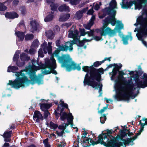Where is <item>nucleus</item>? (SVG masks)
<instances>
[{
    "label": "nucleus",
    "instance_id": "nucleus-37",
    "mask_svg": "<svg viewBox=\"0 0 147 147\" xmlns=\"http://www.w3.org/2000/svg\"><path fill=\"white\" fill-rule=\"evenodd\" d=\"M108 107H104L103 109H101L100 110H98V113L99 114H102V113H104L105 111L108 108Z\"/></svg>",
    "mask_w": 147,
    "mask_h": 147
},
{
    "label": "nucleus",
    "instance_id": "nucleus-15",
    "mask_svg": "<svg viewBox=\"0 0 147 147\" xmlns=\"http://www.w3.org/2000/svg\"><path fill=\"white\" fill-rule=\"evenodd\" d=\"M82 69L83 71L87 72L88 76H90V75L92 73V71L93 70L94 68L92 67H89L88 66H83L82 67Z\"/></svg>",
    "mask_w": 147,
    "mask_h": 147
},
{
    "label": "nucleus",
    "instance_id": "nucleus-11",
    "mask_svg": "<svg viewBox=\"0 0 147 147\" xmlns=\"http://www.w3.org/2000/svg\"><path fill=\"white\" fill-rule=\"evenodd\" d=\"M113 66H114L115 67L113 69L112 71L109 73L110 75H111V80H114V77L117 74V70L119 69L122 67V65L121 64H119L117 65L114 64H110L109 65L108 67V68L111 67Z\"/></svg>",
    "mask_w": 147,
    "mask_h": 147
},
{
    "label": "nucleus",
    "instance_id": "nucleus-24",
    "mask_svg": "<svg viewBox=\"0 0 147 147\" xmlns=\"http://www.w3.org/2000/svg\"><path fill=\"white\" fill-rule=\"evenodd\" d=\"M70 17L69 14H66L61 15L59 19V20L60 22H63L67 20Z\"/></svg>",
    "mask_w": 147,
    "mask_h": 147
},
{
    "label": "nucleus",
    "instance_id": "nucleus-38",
    "mask_svg": "<svg viewBox=\"0 0 147 147\" xmlns=\"http://www.w3.org/2000/svg\"><path fill=\"white\" fill-rule=\"evenodd\" d=\"M93 39H94L97 41L99 40H103L101 37L97 36H95L94 37Z\"/></svg>",
    "mask_w": 147,
    "mask_h": 147
},
{
    "label": "nucleus",
    "instance_id": "nucleus-60",
    "mask_svg": "<svg viewBox=\"0 0 147 147\" xmlns=\"http://www.w3.org/2000/svg\"><path fill=\"white\" fill-rule=\"evenodd\" d=\"M52 135L53 136H55V135L54 134H52Z\"/></svg>",
    "mask_w": 147,
    "mask_h": 147
},
{
    "label": "nucleus",
    "instance_id": "nucleus-64",
    "mask_svg": "<svg viewBox=\"0 0 147 147\" xmlns=\"http://www.w3.org/2000/svg\"><path fill=\"white\" fill-rule=\"evenodd\" d=\"M27 51H28V50H25V51L26 52H27Z\"/></svg>",
    "mask_w": 147,
    "mask_h": 147
},
{
    "label": "nucleus",
    "instance_id": "nucleus-50",
    "mask_svg": "<svg viewBox=\"0 0 147 147\" xmlns=\"http://www.w3.org/2000/svg\"><path fill=\"white\" fill-rule=\"evenodd\" d=\"M33 50H34V53H33V54H34L35 53V49L34 48H33V49H32V51H31V52H33Z\"/></svg>",
    "mask_w": 147,
    "mask_h": 147
},
{
    "label": "nucleus",
    "instance_id": "nucleus-26",
    "mask_svg": "<svg viewBox=\"0 0 147 147\" xmlns=\"http://www.w3.org/2000/svg\"><path fill=\"white\" fill-rule=\"evenodd\" d=\"M47 37L49 39H52L53 38L54 36L52 30H50L47 31L46 33Z\"/></svg>",
    "mask_w": 147,
    "mask_h": 147
},
{
    "label": "nucleus",
    "instance_id": "nucleus-2",
    "mask_svg": "<svg viewBox=\"0 0 147 147\" xmlns=\"http://www.w3.org/2000/svg\"><path fill=\"white\" fill-rule=\"evenodd\" d=\"M115 82L116 99L127 100L129 96L133 99L139 93L138 88L147 86V74L144 73L142 78H139L137 72L119 71L117 78Z\"/></svg>",
    "mask_w": 147,
    "mask_h": 147
},
{
    "label": "nucleus",
    "instance_id": "nucleus-47",
    "mask_svg": "<svg viewBox=\"0 0 147 147\" xmlns=\"http://www.w3.org/2000/svg\"><path fill=\"white\" fill-rule=\"evenodd\" d=\"M65 143L64 142L61 143V144L59 145V147H63L65 145Z\"/></svg>",
    "mask_w": 147,
    "mask_h": 147
},
{
    "label": "nucleus",
    "instance_id": "nucleus-49",
    "mask_svg": "<svg viewBox=\"0 0 147 147\" xmlns=\"http://www.w3.org/2000/svg\"><path fill=\"white\" fill-rule=\"evenodd\" d=\"M18 3V0H14L13 1V4L14 5H16Z\"/></svg>",
    "mask_w": 147,
    "mask_h": 147
},
{
    "label": "nucleus",
    "instance_id": "nucleus-52",
    "mask_svg": "<svg viewBox=\"0 0 147 147\" xmlns=\"http://www.w3.org/2000/svg\"><path fill=\"white\" fill-rule=\"evenodd\" d=\"M99 18H103L104 17V16H99Z\"/></svg>",
    "mask_w": 147,
    "mask_h": 147
},
{
    "label": "nucleus",
    "instance_id": "nucleus-51",
    "mask_svg": "<svg viewBox=\"0 0 147 147\" xmlns=\"http://www.w3.org/2000/svg\"><path fill=\"white\" fill-rule=\"evenodd\" d=\"M34 0H28V2H33Z\"/></svg>",
    "mask_w": 147,
    "mask_h": 147
},
{
    "label": "nucleus",
    "instance_id": "nucleus-32",
    "mask_svg": "<svg viewBox=\"0 0 147 147\" xmlns=\"http://www.w3.org/2000/svg\"><path fill=\"white\" fill-rule=\"evenodd\" d=\"M6 9V7L4 5L3 3H0V11H5Z\"/></svg>",
    "mask_w": 147,
    "mask_h": 147
},
{
    "label": "nucleus",
    "instance_id": "nucleus-7",
    "mask_svg": "<svg viewBox=\"0 0 147 147\" xmlns=\"http://www.w3.org/2000/svg\"><path fill=\"white\" fill-rule=\"evenodd\" d=\"M140 123L141 125V128L136 135L132 138H128L127 140H123L124 147H126V144L128 145H133L134 144V141L137 138L138 136L140 135L144 130V126L147 125V119L145 118L142 119L140 121Z\"/></svg>",
    "mask_w": 147,
    "mask_h": 147
},
{
    "label": "nucleus",
    "instance_id": "nucleus-41",
    "mask_svg": "<svg viewBox=\"0 0 147 147\" xmlns=\"http://www.w3.org/2000/svg\"><path fill=\"white\" fill-rule=\"evenodd\" d=\"M71 24L70 23H65L62 25V26L63 27L65 26L67 28L70 26Z\"/></svg>",
    "mask_w": 147,
    "mask_h": 147
},
{
    "label": "nucleus",
    "instance_id": "nucleus-55",
    "mask_svg": "<svg viewBox=\"0 0 147 147\" xmlns=\"http://www.w3.org/2000/svg\"><path fill=\"white\" fill-rule=\"evenodd\" d=\"M73 147H78V145L76 146H73Z\"/></svg>",
    "mask_w": 147,
    "mask_h": 147
},
{
    "label": "nucleus",
    "instance_id": "nucleus-10",
    "mask_svg": "<svg viewBox=\"0 0 147 147\" xmlns=\"http://www.w3.org/2000/svg\"><path fill=\"white\" fill-rule=\"evenodd\" d=\"M51 45V42H48V46H47V42L44 41L41 46V48L39 49L38 51V56L41 57H44V54L42 52V49H43L44 53H46L47 52L49 54L51 53L52 50Z\"/></svg>",
    "mask_w": 147,
    "mask_h": 147
},
{
    "label": "nucleus",
    "instance_id": "nucleus-14",
    "mask_svg": "<svg viewBox=\"0 0 147 147\" xmlns=\"http://www.w3.org/2000/svg\"><path fill=\"white\" fill-rule=\"evenodd\" d=\"M43 103H40V108L42 111H47V110L49 109L51 107V105L47 103V100L44 99L41 100H40Z\"/></svg>",
    "mask_w": 147,
    "mask_h": 147
},
{
    "label": "nucleus",
    "instance_id": "nucleus-63",
    "mask_svg": "<svg viewBox=\"0 0 147 147\" xmlns=\"http://www.w3.org/2000/svg\"><path fill=\"white\" fill-rule=\"evenodd\" d=\"M10 96V95H9V94H8L7 95V96Z\"/></svg>",
    "mask_w": 147,
    "mask_h": 147
},
{
    "label": "nucleus",
    "instance_id": "nucleus-43",
    "mask_svg": "<svg viewBox=\"0 0 147 147\" xmlns=\"http://www.w3.org/2000/svg\"><path fill=\"white\" fill-rule=\"evenodd\" d=\"M89 0H86L84 1L82 3L81 5H82L81 6H83L86 4H87L89 3Z\"/></svg>",
    "mask_w": 147,
    "mask_h": 147
},
{
    "label": "nucleus",
    "instance_id": "nucleus-48",
    "mask_svg": "<svg viewBox=\"0 0 147 147\" xmlns=\"http://www.w3.org/2000/svg\"><path fill=\"white\" fill-rule=\"evenodd\" d=\"M99 6L98 5V4H97V3L95 5L94 7V9L96 10H98V9H99Z\"/></svg>",
    "mask_w": 147,
    "mask_h": 147
},
{
    "label": "nucleus",
    "instance_id": "nucleus-9",
    "mask_svg": "<svg viewBox=\"0 0 147 147\" xmlns=\"http://www.w3.org/2000/svg\"><path fill=\"white\" fill-rule=\"evenodd\" d=\"M54 0H47V2L50 5L52 11L47 13V16L44 19L45 22H47L52 20L54 17V12L56 10L58 5L54 3Z\"/></svg>",
    "mask_w": 147,
    "mask_h": 147
},
{
    "label": "nucleus",
    "instance_id": "nucleus-45",
    "mask_svg": "<svg viewBox=\"0 0 147 147\" xmlns=\"http://www.w3.org/2000/svg\"><path fill=\"white\" fill-rule=\"evenodd\" d=\"M87 134V133L84 131L83 134V136H82V138L83 139V140L85 139V138H87L86 136Z\"/></svg>",
    "mask_w": 147,
    "mask_h": 147
},
{
    "label": "nucleus",
    "instance_id": "nucleus-29",
    "mask_svg": "<svg viewBox=\"0 0 147 147\" xmlns=\"http://www.w3.org/2000/svg\"><path fill=\"white\" fill-rule=\"evenodd\" d=\"M100 122L102 124L104 123L106 119V115L105 114L102 115L101 116L100 118Z\"/></svg>",
    "mask_w": 147,
    "mask_h": 147
},
{
    "label": "nucleus",
    "instance_id": "nucleus-53",
    "mask_svg": "<svg viewBox=\"0 0 147 147\" xmlns=\"http://www.w3.org/2000/svg\"><path fill=\"white\" fill-rule=\"evenodd\" d=\"M28 147H35V146L34 145H31V146H29Z\"/></svg>",
    "mask_w": 147,
    "mask_h": 147
},
{
    "label": "nucleus",
    "instance_id": "nucleus-13",
    "mask_svg": "<svg viewBox=\"0 0 147 147\" xmlns=\"http://www.w3.org/2000/svg\"><path fill=\"white\" fill-rule=\"evenodd\" d=\"M20 59L21 62H17L16 64L18 66H21L23 65L24 63V62L26 60L30 59V57H27V55L25 53H22L20 55Z\"/></svg>",
    "mask_w": 147,
    "mask_h": 147
},
{
    "label": "nucleus",
    "instance_id": "nucleus-1",
    "mask_svg": "<svg viewBox=\"0 0 147 147\" xmlns=\"http://www.w3.org/2000/svg\"><path fill=\"white\" fill-rule=\"evenodd\" d=\"M75 43L76 41L74 40L71 42H67L65 45H61L60 40H57L56 45L58 47L59 50L57 49L55 51L50 59L47 58L45 59V65L42 64L39 65L36 63L39 66H36L35 65L36 62L32 61V65H29L26 68V70H22L20 72L16 73L15 74L16 79L13 82L9 81L7 85H10L12 87L18 89L21 87L27 86L29 83L32 85L36 83L38 85L43 84V82L42 78L43 76L40 74L39 77H37L35 75V72L38 70L43 68L44 69L42 71L44 74H48L51 73L55 75L57 74L56 71L53 70L56 67V61L54 58V56L57 58L59 62L61 64V67H65L67 71L75 69L80 70L81 68L79 65L73 61L69 55H63L61 57L59 56V50L67 51L68 50L70 51H72L73 49V45Z\"/></svg>",
    "mask_w": 147,
    "mask_h": 147
},
{
    "label": "nucleus",
    "instance_id": "nucleus-3",
    "mask_svg": "<svg viewBox=\"0 0 147 147\" xmlns=\"http://www.w3.org/2000/svg\"><path fill=\"white\" fill-rule=\"evenodd\" d=\"M117 9L116 2L115 0H112L110 4V9L107 12L109 17L104 21L102 26L100 28L96 30L99 32L101 36L107 35L113 36L115 35V31L123 28V24L121 21L119 20L116 21L115 18L116 10Z\"/></svg>",
    "mask_w": 147,
    "mask_h": 147
},
{
    "label": "nucleus",
    "instance_id": "nucleus-35",
    "mask_svg": "<svg viewBox=\"0 0 147 147\" xmlns=\"http://www.w3.org/2000/svg\"><path fill=\"white\" fill-rule=\"evenodd\" d=\"M48 141V139H46L44 140L43 142L44 144L45 147H50Z\"/></svg>",
    "mask_w": 147,
    "mask_h": 147
},
{
    "label": "nucleus",
    "instance_id": "nucleus-21",
    "mask_svg": "<svg viewBox=\"0 0 147 147\" xmlns=\"http://www.w3.org/2000/svg\"><path fill=\"white\" fill-rule=\"evenodd\" d=\"M31 30L32 32L36 31L38 26V24L37 22L35 21H32L31 22Z\"/></svg>",
    "mask_w": 147,
    "mask_h": 147
},
{
    "label": "nucleus",
    "instance_id": "nucleus-4",
    "mask_svg": "<svg viewBox=\"0 0 147 147\" xmlns=\"http://www.w3.org/2000/svg\"><path fill=\"white\" fill-rule=\"evenodd\" d=\"M60 104L59 105L57 109L55 111V113L56 117L58 118L59 116V113H60L61 119L62 120H64L67 119L68 123H63L61 125L59 126L58 130L56 131V133L59 136H61L64 133V130L69 124L71 125V127L73 128L76 129V131L77 132L78 129L76 127H74V125L72 124L74 119L71 113H69L67 114L65 112H62L64 108H67L68 105L66 104H64V102L61 100H60Z\"/></svg>",
    "mask_w": 147,
    "mask_h": 147
},
{
    "label": "nucleus",
    "instance_id": "nucleus-31",
    "mask_svg": "<svg viewBox=\"0 0 147 147\" xmlns=\"http://www.w3.org/2000/svg\"><path fill=\"white\" fill-rule=\"evenodd\" d=\"M33 38V35L32 34H28L26 35L25 39L26 40H29L32 39Z\"/></svg>",
    "mask_w": 147,
    "mask_h": 147
},
{
    "label": "nucleus",
    "instance_id": "nucleus-28",
    "mask_svg": "<svg viewBox=\"0 0 147 147\" xmlns=\"http://www.w3.org/2000/svg\"><path fill=\"white\" fill-rule=\"evenodd\" d=\"M81 0H70L69 3L71 5H76L78 4Z\"/></svg>",
    "mask_w": 147,
    "mask_h": 147
},
{
    "label": "nucleus",
    "instance_id": "nucleus-62",
    "mask_svg": "<svg viewBox=\"0 0 147 147\" xmlns=\"http://www.w3.org/2000/svg\"><path fill=\"white\" fill-rule=\"evenodd\" d=\"M25 12H22V13H23V14H24V13H25Z\"/></svg>",
    "mask_w": 147,
    "mask_h": 147
},
{
    "label": "nucleus",
    "instance_id": "nucleus-30",
    "mask_svg": "<svg viewBox=\"0 0 147 147\" xmlns=\"http://www.w3.org/2000/svg\"><path fill=\"white\" fill-rule=\"evenodd\" d=\"M20 52L19 51H16L15 54H14L13 59V61H16L18 58L19 54L20 53Z\"/></svg>",
    "mask_w": 147,
    "mask_h": 147
},
{
    "label": "nucleus",
    "instance_id": "nucleus-59",
    "mask_svg": "<svg viewBox=\"0 0 147 147\" xmlns=\"http://www.w3.org/2000/svg\"><path fill=\"white\" fill-rule=\"evenodd\" d=\"M99 5H102L101 2H100L99 3Z\"/></svg>",
    "mask_w": 147,
    "mask_h": 147
},
{
    "label": "nucleus",
    "instance_id": "nucleus-34",
    "mask_svg": "<svg viewBox=\"0 0 147 147\" xmlns=\"http://www.w3.org/2000/svg\"><path fill=\"white\" fill-rule=\"evenodd\" d=\"M50 127L51 129H55L57 127V125L52 122H51L50 124Z\"/></svg>",
    "mask_w": 147,
    "mask_h": 147
},
{
    "label": "nucleus",
    "instance_id": "nucleus-39",
    "mask_svg": "<svg viewBox=\"0 0 147 147\" xmlns=\"http://www.w3.org/2000/svg\"><path fill=\"white\" fill-rule=\"evenodd\" d=\"M129 35H126L125 36L127 38L128 40H129L130 41H131L132 39L133 38L131 35V33L130 32L128 33Z\"/></svg>",
    "mask_w": 147,
    "mask_h": 147
},
{
    "label": "nucleus",
    "instance_id": "nucleus-61",
    "mask_svg": "<svg viewBox=\"0 0 147 147\" xmlns=\"http://www.w3.org/2000/svg\"><path fill=\"white\" fill-rule=\"evenodd\" d=\"M84 48L85 49H86V46H84Z\"/></svg>",
    "mask_w": 147,
    "mask_h": 147
},
{
    "label": "nucleus",
    "instance_id": "nucleus-22",
    "mask_svg": "<svg viewBox=\"0 0 147 147\" xmlns=\"http://www.w3.org/2000/svg\"><path fill=\"white\" fill-rule=\"evenodd\" d=\"M58 9L60 11H65L69 12V7L65 4H63L59 6L58 8Z\"/></svg>",
    "mask_w": 147,
    "mask_h": 147
},
{
    "label": "nucleus",
    "instance_id": "nucleus-46",
    "mask_svg": "<svg viewBox=\"0 0 147 147\" xmlns=\"http://www.w3.org/2000/svg\"><path fill=\"white\" fill-rule=\"evenodd\" d=\"M104 99L106 101V102L107 103H109V102H112L113 100L110 99H108L106 98H104Z\"/></svg>",
    "mask_w": 147,
    "mask_h": 147
},
{
    "label": "nucleus",
    "instance_id": "nucleus-12",
    "mask_svg": "<svg viewBox=\"0 0 147 147\" xmlns=\"http://www.w3.org/2000/svg\"><path fill=\"white\" fill-rule=\"evenodd\" d=\"M33 119L36 122L39 123L40 121L43 120V117L39 111H36L34 113Z\"/></svg>",
    "mask_w": 147,
    "mask_h": 147
},
{
    "label": "nucleus",
    "instance_id": "nucleus-8",
    "mask_svg": "<svg viewBox=\"0 0 147 147\" xmlns=\"http://www.w3.org/2000/svg\"><path fill=\"white\" fill-rule=\"evenodd\" d=\"M106 137L105 134L100 135L99 136L98 140L96 142L94 141L91 139L88 138H85V139L83 140L85 142H87L90 145L92 144L94 145L95 144L100 143L106 147H114L112 146V145H110V144H109L108 143L107 144L105 143V140L107 141V139L105 138Z\"/></svg>",
    "mask_w": 147,
    "mask_h": 147
},
{
    "label": "nucleus",
    "instance_id": "nucleus-54",
    "mask_svg": "<svg viewBox=\"0 0 147 147\" xmlns=\"http://www.w3.org/2000/svg\"><path fill=\"white\" fill-rule=\"evenodd\" d=\"M131 135H133V133H129V134H128L129 136H130Z\"/></svg>",
    "mask_w": 147,
    "mask_h": 147
},
{
    "label": "nucleus",
    "instance_id": "nucleus-27",
    "mask_svg": "<svg viewBox=\"0 0 147 147\" xmlns=\"http://www.w3.org/2000/svg\"><path fill=\"white\" fill-rule=\"evenodd\" d=\"M92 39H87L86 38H84L83 39L82 41H79V45L80 46H82L84 45V43L90 42L91 40H92Z\"/></svg>",
    "mask_w": 147,
    "mask_h": 147
},
{
    "label": "nucleus",
    "instance_id": "nucleus-40",
    "mask_svg": "<svg viewBox=\"0 0 147 147\" xmlns=\"http://www.w3.org/2000/svg\"><path fill=\"white\" fill-rule=\"evenodd\" d=\"M44 111V118L45 119L49 115L50 113L48 111Z\"/></svg>",
    "mask_w": 147,
    "mask_h": 147
},
{
    "label": "nucleus",
    "instance_id": "nucleus-36",
    "mask_svg": "<svg viewBox=\"0 0 147 147\" xmlns=\"http://www.w3.org/2000/svg\"><path fill=\"white\" fill-rule=\"evenodd\" d=\"M102 63H103L102 62V61H96L94 63L93 65L94 67H97L100 65Z\"/></svg>",
    "mask_w": 147,
    "mask_h": 147
},
{
    "label": "nucleus",
    "instance_id": "nucleus-23",
    "mask_svg": "<svg viewBox=\"0 0 147 147\" xmlns=\"http://www.w3.org/2000/svg\"><path fill=\"white\" fill-rule=\"evenodd\" d=\"M11 131H6L4 134L3 136L5 138V142H9L10 141L9 138H10L11 135Z\"/></svg>",
    "mask_w": 147,
    "mask_h": 147
},
{
    "label": "nucleus",
    "instance_id": "nucleus-56",
    "mask_svg": "<svg viewBox=\"0 0 147 147\" xmlns=\"http://www.w3.org/2000/svg\"><path fill=\"white\" fill-rule=\"evenodd\" d=\"M56 79L57 80H59L58 78L57 77H56Z\"/></svg>",
    "mask_w": 147,
    "mask_h": 147
},
{
    "label": "nucleus",
    "instance_id": "nucleus-20",
    "mask_svg": "<svg viewBox=\"0 0 147 147\" xmlns=\"http://www.w3.org/2000/svg\"><path fill=\"white\" fill-rule=\"evenodd\" d=\"M95 19V17L92 16L89 21V22L87 24L84 25V27L87 29H89L90 27L94 24V22Z\"/></svg>",
    "mask_w": 147,
    "mask_h": 147
},
{
    "label": "nucleus",
    "instance_id": "nucleus-42",
    "mask_svg": "<svg viewBox=\"0 0 147 147\" xmlns=\"http://www.w3.org/2000/svg\"><path fill=\"white\" fill-rule=\"evenodd\" d=\"M93 8H92L88 11L87 14L92 15L93 14Z\"/></svg>",
    "mask_w": 147,
    "mask_h": 147
},
{
    "label": "nucleus",
    "instance_id": "nucleus-6",
    "mask_svg": "<svg viewBox=\"0 0 147 147\" xmlns=\"http://www.w3.org/2000/svg\"><path fill=\"white\" fill-rule=\"evenodd\" d=\"M80 35L79 36L78 32L76 29V26H73L70 30L69 31L68 36L74 39H77L79 40V37L81 36H84L86 34H88V36H93L94 31L92 30L87 33L85 32L84 29H80Z\"/></svg>",
    "mask_w": 147,
    "mask_h": 147
},
{
    "label": "nucleus",
    "instance_id": "nucleus-44",
    "mask_svg": "<svg viewBox=\"0 0 147 147\" xmlns=\"http://www.w3.org/2000/svg\"><path fill=\"white\" fill-rule=\"evenodd\" d=\"M111 57H105L104 59L103 60H102V62L103 63L105 61L107 60L110 61H111Z\"/></svg>",
    "mask_w": 147,
    "mask_h": 147
},
{
    "label": "nucleus",
    "instance_id": "nucleus-19",
    "mask_svg": "<svg viewBox=\"0 0 147 147\" xmlns=\"http://www.w3.org/2000/svg\"><path fill=\"white\" fill-rule=\"evenodd\" d=\"M88 9V7L84 8L81 10H79L77 12L76 15L75 17L78 19H80L82 16V14L86 12Z\"/></svg>",
    "mask_w": 147,
    "mask_h": 147
},
{
    "label": "nucleus",
    "instance_id": "nucleus-33",
    "mask_svg": "<svg viewBox=\"0 0 147 147\" xmlns=\"http://www.w3.org/2000/svg\"><path fill=\"white\" fill-rule=\"evenodd\" d=\"M128 39L125 36H124L122 38V40L123 44L125 45H127L128 44L127 42Z\"/></svg>",
    "mask_w": 147,
    "mask_h": 147
},
{
    "label": "nucleus",
    "instance_id": "nucleus-25",
    "mask_svg": "<svg viewBox=\"0 0 147 147\" xmlns=\"http://www.w3.org/2000/svg\"><path fill=\"white\" fill-rule=\"evenodd\" d=\"M18 69V68L14 66H9L8 67L7 71L9 72H12L15 73Z\"/></svg>",
    "mask_w": 147,
    "mask_h": 147
},
{
    "label": "nucleus",
    "instance_id": "nucleus-17",
    "mask_svg": "<svg viewBox=\"0 0 147 147\" xmlns=\"http://www.w3.org/2000/svg\"><path fill=\"white\" fill-rule=\"evenodd\" d=\"M5 16L7 18L14 19L18 17V15L15 12H7Z\"/></svg>",
    "mask_w": 147,
    "mask_h": 147
},
{
    "label": "nucleus",
    "instance_id": "nucleus-16",
    "mask_svg": "<svg viewBox=\"0 0 147 147\" xmlns=\"http://www.w3.org/2000/svg\"><path fill=\"white\" fill-rule=\"evenodd\" d=\"M16 35L18 37L17 39V43L18 41H22L24 38V33L19 31L16 32L15 33Z\"/></svg>",
    "mask_w": 147,
    "mask_h": 147
},
{
    "label": "nucleus",
    "instance_id": "nucleus-5",
    "mask_svg": "<svg viewBox=\"0 0 147 147\" xmlns=\"http://www.w3.org/2000/svg\"><path fill=\"white\" fill-rule=\"evenodd\" d=\"M103 73L102 69L100 68L96 70L94 68L90 77L88 76V74L86 75L83 82L84 86L87 85L91 86L95 89L99 88V92L100 94L99 96H101L102 94L101 89L102 85L99 82H96V81H99L101 78V74Z\"/></svg>",
    "mask_w": 147,
    "mask_h": 147
},
{
    "label": "nucleus",
    "instance_id": "nucleus-18",
    "mask_svg": "<svg viewBox=\"0 0 147 147\" xmlns=\"http://www.w3.org/2000/svg\"><path fill=\"white\" fill-rule=\"evenodd\" d=\"M39 43L38 41L37 40H34L31 46V49L29 51V53L30 54H33L34 52V50H33V52H31V51L33 49V48L35 49L39 45Z\"/></svg>",
    "mask_w": 147,
    "mask_h": 147
},
{
    "label": "nucleus",
    "instance_id": "nucleus-58",
    "mask_svg": "<svg viewBox=\"0 0 147 147\" xmlns=\"http://www.w3.org/2000/svg\"><path fill=\"white\" fill-rule=\"evenodd\" d=\"M123 132V131L122 130H120L119 132L120 133H122V132Z\"/></svg>",
    "mask_w": 147,
    "mask_h": 147
},
{
    "label": "nucleus",
    "instance_id": "nucleus-57",
    "mask_svg": "<svg viewBox=\"0 0 147 147\" xmlns=\"http://www.w3.org/2000/svg\"><path fill=\"white\" fill-rule=\"evenodd\" d=\"M65 1H68L70 0H64Z\"/></svg>",
    "mask_w": 147,
    "mask_h": 147
}]
</instances>
